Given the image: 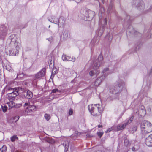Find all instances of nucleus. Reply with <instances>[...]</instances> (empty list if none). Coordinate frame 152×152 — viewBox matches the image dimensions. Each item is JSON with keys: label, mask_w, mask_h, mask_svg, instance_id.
I'll return each instance as SVG.
<instances>
[{"label": "nucleus", "mask_w": 152, "mask_h": 152, "mask_svg": "<svg viewBox=\"0 0 152 152\" xmlns=\"http://www.w3.org/2000/svg\"><path fill=\"white\" fill-rule=\"evenodd\" d=\"M45 71L46 69L44 68H43L41 71L36 74L35 76V79L33 80L32 82V83H36L37 82V80L36 79H40L42 77H44L45 75Z\"/></svg>", "instance_id": "6e6552de"}, {"label": "nucleus", "mask_w": 152, "mask_h": 152, "mask_svg": "<svg viewBox=\"0 0 152 152\" xmlns=\"http://www.w3.org/2000/svg\"><path fill=\"white\" fill-rule=\"evenodd\" d=\"M102 127L103 126L102 125H99L98 126V127L99 128L100 127L102 128Z\"/></svg>", "instance_id": "79ce46f5"}, {"label": "nucleus", "mask_w": 152, "mask_h": 152, "mask_svg": "<svg viewBox=\"0 0 152 152\" xmlns=\"http://www.w3.org/2000/svg\"><path fill=\"white\" fill-rule=\"evenodd\" d=\"M59 91L57 89H55L53 90L52 91V93H55L56 92H58Z\"/></svg>", "instance_id": "e433bc0d"}, {"label": "nucleus", "mask_w": 152, "mask_h": 152, "mask_svg": "<svg viewBox=\"0 0 152 152\" xmlns=\"http://www.w3.org/2000/svg\"><path fill=\"white\" fill-rule=\"evenodd\" d=\"M61 21V19H60L59 20H58V25L59 26H61V25H63V23L62 22L61 23H60V21Z\"/></svg>", "instance_id": "72a5a7b5"}, {"label": "nucleus", "mask_w": 152, "mask_h": 152, "mask_svg": "<svg viewBox=\"0 0 152 152\" xmlns=\"http://www.w3.org/2000/svg\"><path fill=\"white\" fill-rule=\"evenodd\" d=\"M142 152V151H141V152Z\"/></svg>", "instance_id": "3c124183"}, {"label": "nucleus", "mask_w": 152, "mask_h": 152, "mask_svg": "<svg viewBox=\"0 0 152 152\" xmlns=\"http://www.w3.org/2000/svg\"><path fill=\"white\" fill-rule=\"evenodd\" d=\"M68 113L70 115H72L73 113V110L71 108L69 110Z\"/></svg>", "instance_id": "2f4dec72"}, {"label": "nucleus", "mask_w": 152, "mask_h": 152, "mask_svg": "<svg viewBox=\"0 0 152 152\" xmlns=\"http://www.w3.org/2000/svg\"><path fill=\"white\" fill-rule=\"evenodd\" d=\"M63 145L64 147V152H66L69 148V142L68 141H65L63 143Z\"/></svg>", "instance_id": "f3484780"}, {"label": "nucleus", "mask_w": 152, "mask_h": 152, "mask_svg": "<svg viewBox=\"0 0 152 152\" xmlns=\"http://www.w3.org/2000/svg\"><path fill=\"white\" fill-rule=\"evenodd\" d=\"M53 23H56H56H55V22H53Z\"/></svg>", "instance_id": "8fccbe9b"}, {"label": "nucleus", "mask_w": 152, "mask_h": 152, "mask_svg": "<svg viewBox=\"0 0 152 152\" xmlns=\"http://www.w3.org/2000/svg\"><path fill=\"white\" fill-rule=\"evenodd\" d=\"M44 117L45 119L48 121L50 118V115L47 114H45Z\"/></svg>", "instance_id": "a878e982"}, {"label": "nucleus", "mask_w": 152, "mask_h": 152, "mask_svg": "<svg viewBox=\"0 0 152 152\" xmlns=\"http://www.w3.org/2000/svg\"><path fill=\"white\" fill-rule=\"evenodd\" d=\"M3 67L4 69H6L7 70L10 71V69L9 68L8 65V66H5V65H4L3 66Z\"/></svg>", "instance_id": "f704fd0d"}, {"label": "nucleus", "mask_w": 152, "mask_h": 152, "mask_svg": "<svg viewBox=\"0 0 152 152\" xmlns=\"http://www.w3.org/2000/svg\"><path fill=\"white\" fill-rule=\"evenodd\" d=\"M99 19H100V14H99Z\"/></svg>", "instance_id": "09e8293b"}, {"label": "nucleus", "mask_w": 152, "mask_h": 152, "mask_svg": "<svg viewBox=\"0 0 152 152\" xmlns=\"http://www.w3.org/2000/svg\"><path fill=\"white\" fill-rule=\"evenodd\" d=\"M4 26L3 25L0 26V37L5 36L6 34V30L4 29Z\"/></svg>", "instance_id": "f8f14e48"}, {"label": "nucleus", "mask_w": 152, "mask_h": 152, "mask_svg": "<svg viewBox=\"0 0 152 152\" xmlns=\"http://www.w3.org/2000/svg\"><path fill=\"white\" fill-rule=\"evenodd\" d=\"M109 71V69L107 68H104L102 72L103 74L102 76H103V78L104 79L105 77L107 76L109 74L108 72Z\"/></svg>", "instance_id": "dca6fc26"}, {"label": "nucleus", "mask_w": 152, "mask_h": 152, "mask_svg": "<svg viewBox=\"0 0 152 152\" xmlns=\"http://www.w3.org/2000/svg\"><path fill=\"white\" fill-rule=\"evenodd\" d=\"M134 119L133 116H131L129 119H127L126 122L123 124H118L117 127V130H120L123 129L126 126L130 123L133 121Z\"/></svg>", "instance_id": "39448f33"}, {"label": "nucleus", "mask_w": 152, "mask_h": 152, "mask_svg": "<svg viewBox=\"0 0 152 152\" xmlns=\"http://www.w3.org/2000/svg\"><path fill=\"white\" fill-rule=\"evenodd\" d=\"M7 121H9V117L8 116H7Z\"/></svg>", "instance_id": "a19ab883"}, {"label": "nucleus", "mask_w": 152, "mask_h": 152, "mask_svg": "<svg viewBox=\"0 0 152 152\" xmlns=\"http://www.w3.org/2000/svg\"><path fill=\"white\" fill-rule=\"evenodd\" d=\"M18 139V138L16 135H14L11 137V140L12 142H14L16 140Z\"/></svg>", "instance_id": "bb28decb"}, {"label": "nucleus", "mask_w": 152, "mask_h": 152, "mask_svg": "<svg viewBox=\"0 0 152 152\" xmlns=\"http://www.w3.org/2000/svg\"><path fill=\"white\" fill-rule=\"evenodd\" d=\"M88 108L91 114L94 116L100 115L102 111V106L99 104L90 105H88Z\"/></svg>", "instance_id": "f03ea898"}, {"label": "nucleus", "mask_w": 152, "mask_h": 152, "mask_svg": "<svg viewBox=\"0 0 152 152\" xmlns=\"http://www.w3.org/2000/svg\"><path fill=\"white\" fill-rule=\"evenodd\" d=\"M15 44L16 46V49L13 50L11 51L13 56H16L18 54V49L20 45L19 43L16 42H15Z\"/></svg>", "instance_id": "9b49d317"}, {"label": "nucleus", "mask_w": 152, "mask_h": 152, "mask_svg": "<svg viewBox=\"0 0 152 152\" xmlns=\"http://www.w3.org/2000/svg\"><path fill=\"white\" fill-rule=\"evenodd\" d=\"M24 96L25 98L29 99L33 97V95L31 91H28L25 92Z\"/></svg>", "instance_id": "2eb2a0df"}, {"label": "nucleus", "mask_w": 152, "mask_h": 152, "mask_svg": "<svg viewBox=\"0 0 152 152\" xmlns=\"http://www.w3.org/2000/svg\"><path fill=\"white\" fill-rule=\"evenodd\" d=\"M62 59L64 61H75V59L69 57L64 54L62 56Z\"/></svg>", "instance_id": "ddd939ff"}, {"label": "nucleus", "mask_w": 152, "mask_h": 152, "mask_svg": "<svg viewBox=\"0 0 152 152\" xmlns=\"http://www.w3.org/2000/svg\"><path fill=\"white\" fill-rule=\"evenodd\" d=\"M10 90V87L9 86H6L4 88V90L6 91H9Z\"/></svg>", "instance_id": "4c0bfd02"}, {"label": "nucleus", "mask_w": 152, "mask_h": 152, "mask_svg": "<svg viewBox=\"0 0 152 152\" xmlns=\"http://www.w3.org/2000/svg\"><path fill=\"white\" fill-rule=\"evenodd\" d=\"M102 27H101L96 31V33L98 36H101L102 34L104 31V26L105 25H106L107 23V18H105L102 20H101Z\"/></svg>", "instance_id": "423d86ee"}, {"label": "nucleus", "mask_w": 152, "mask_h": 152, "mask_svg": "<svg viewBox=\"0 0 152 152\" xmlns=\"http://www.w3.org/2000/svg\"><path fill=\"white\" fill-rule=\"evenodd\" d=\"M104 79L103 78V76H102L99 78H98L94 82V84L96 86H99L102 80H103Z\"/></svg>", "instance_id": "4468645a"}, {"label": "nucleus", "mask_w": 152, "mask_h": 152, "mask_svg": "<svg viewBox=\"0 0 152 152\" xmlns=\"http://www.w3.org/2000/svg\"><path fill=\"white\" fill-rule=\"evenodd\" d=\"M13 101L11 100V104H10V107H12L14 106L15 108H18L22 106V104H16V105L15 103H14L13 102Z\"/></svg>", "instance_id": "a211bd4d"}, {"label": "nucleus", "mask_w": 152, "mask_h": 152, "mask_svg": "<svg viewBox=\"0 0 152 152\" xmlns=\"http://www.w3.org/2000/svg\"><path fill=\"white\" fill-rule=\"evenodd\" d=\"M141 5L140 6L139 5L138 6V7L140 9H143L144 7V3L143 2H141Z\"/></svg>", "instance_id": "c756f323"}, {"label": "nucleus", "mask_w": 152, "mask_h": 152, "mask_svg": "<svg viewBox=\"0 0 152 152\" xmlns=\"http://www.w3.org/2000/svg\"><path fill=\"white\" fill-rule=\"evenodd\" d=\"M84 13L81 15V17L83 19L85 20H88V12L85 11Z\"/></svg>", "instance_id": "6ab92c4d"}, {"label": "nucleus", "mask_w": 152, "mask_h": 152, "mask_svg": "<svg viewBox=\"0 0 152 152\" xmlns=\"http://www.w3.org/2000/svg\"><path fill=\"white\" fill-rule=\"evenodd\" d=\"M137 127L136 126H134L129 129V132L131 133H133L136 131Z\"/></svg>", "instance_id": "4be33fe9"}, {"label": "nucleus", "mask_w": 152, "mask_h": 152, "mask_svg": "<svg viewBox=\"0 0 152 152\" xmlns=\"http://www.w3.org/2000/svg\"><path fill=\"white\" fill-rule=\"evenodd\" d=\"M1 108L3 112L5 113L7 111L8 107L7 106L4 105L1 106Z\"/></svg>", "instance_id": "5701e85b"}, {"label": "nucleus", "mask_w": 152, "mask_h": 152, "mask_svg": "<svg viewBox=\"0 0 152 152\" xmlns=\"http://www.w3.org/2000/svg\"><path fill=\"white\" fill-rule=\"evenodd\" d=\"M138 113L141 116H143L145 115L146 111L145 110H139Z\"/></svg>", "instance_id": "412c9836"}, {"label": "nucleus", "mask_w": 152, "mask_h": 152, "mask_svg": "<svg viewBox=\"0 0 152 152\" xmlns=\"http://www.w3.org/2000/svg\"><path fill=\"white\" fill-rule=\"evenodd\" d=\"M7 104H8L9 107H10V104L8 102H7Z\"/></svg>", "instance_id": "a18cd8bd"}, {"label": "nucleus", "mask_w": 152, "mask_h": 152, "mask_svg": "<svg viewBox=\"0 0 152 152\" xmlns=\"http://www.w3.org/2000/svg\"><path fill=\"white\" fill-rule=\"evenodd\" d=\"M47 40H48V41H50V42L51 41V40H50L49 38H48L47 39Z\"/></svg>", "instance_id": "c03bdc74"}, {"label": "nucleus", "mask_w": 152, "mask_h": 152, "mask_svg": "<svg viewBox=\"0 0 152 152\" xmlns=\"http://www.w3.org/2000/svg\"><path fill=\"white\" fill-rule=\"evenodd\" d=\"M63 36L64 38L65 39H66L68 37V32L65 31L63 34Z\"/></svg>", "instance_id": "cd10ccee"}, {"label": "nucleus", "mask_w": 152, "mask_h": 152, "mask_svg": "<svg viewBox=\"0 0 152 152\" xmlns=\"http://www.w3.org/2000/svg\"><path fill=\"white\" fill-rule=\"evenodd\" d=\"M87 137H92V136H91V135H90L89 134H87Z\"/></svg>", "instance_id": "37998d69"}, {"label": "nucleus", "mask_w": 152, "mask_h": 152, "mask_svg": "<svg viewBox=\"0 0 152 152\" xmlns=\"http://www.w3.org/2000/svg\"><path fill=\"white\" fill-rule=\"evenodd\" d=\"M124 144L126 146L128 147L130 145V144L129 142L127 140H124Z\"/></svg>", "instance_id": "c85d7f7f"}, {"label": "nucleus", "mask_w": 152, "mask_h": 152, "mask_svg": "<svg viewBox=\"0 0 152 152\" xmlns=\"http://www.w3.org/2000/svg\"><path fill=\"white\" fill-rule=\"evenodd\" d=\"M97 152H102V151L101 150H98V151Z\"/></svg>", "instance_id": "de8ad7c7"}, {"label": "nucleus", "mask_w": 152, "mask_h": 152, "mask_svg": "<svg viewBox=\"0 0 152 152\" xmlns=\"http://www.w3.org/2000/svg\"><path fill=\"white\" fill-rule=\"evenodd\" d=\"M31 111L30 110V109L29 107H28L25 110V113L26 115H28L29 113H31Z\"/></svg>", "instance_id": "393cba45"}, {"label": "nucleus", "mask_w": 152, "mask_h": 152, "mask_svg": "<svg viewBox=\"0 0 152 152\" xmlns=\"http://www.w3.org/2000/svg\"><path fill=\"white\" fill-rule=\"evenodd\" d=\"M19 116H15L12 117L10 119V123L12 122V123L16 122L19 119Z\"/></svg>", "instance_id": "aec40b11"}, {"label": "nucleus", "mask_w": 152, "mask_h": 152, "mask_svg": "<svg viewBox=\"0 0 152 152\" xmlns=\"http://www.w3.org/2000/svg\"><path fill=\"white\" fill-rule=\"evenodd\" d=\"M102 59L103 58L102 56L99 55L98 57V60L96 61L94 64L93 67L94 70H91L89 72V75L91 76H92L95 74L98 75L99 73V71L97 70V69L102 63Z\"/></svg>", "instance_id": "20e7f679"}, {"label": "nucleus", "mask_w": 152, "mask_h": 152, "mask_svg": "<svg viewBox=\"0 0 152 152\" xmlns=\"http://www.w3.org/2000/svg\"><path fill=\"white\" fill-rule=\"evenodd\" d=\"M18 88H10V102L11 100L13 101L15 99V97L18 94ZM11 102H10V104Z\"/></svg>", "instance_id": "0eeeda50"}, {"label": "nucleus", "mask_w": 152, "mask_h": 152, "mask_svg": "<svg viewBox=\"0 0 152 152\" xmlns=\"http://www.w3.org/2000/svg\"><path fill=\"white\" fill-rule=\"evenodd\" d=\"M145 142L146 145L148 146H152V134L150 135L146 138Z\"/></svg>", "instance_id": "9d476101"}, {"label": "nucleus", "mask_w": 152, "mask_h": 152, "mask_svg": "<svg viewBox=\"0 0 152 152\" xmlns=\"http://www.w3.org/2000/svg\"><path fill=\"white\" fill-rule=\"evenodd\" d=\"M17 78H20V77H19V75L18 74H17Z\"/></svg>", "instance_id": "49530a36"}, {"label": "nucleus", "mask_w": 152, "mask_h": 152, "mask_svg": "<svg viewBox=\"0 0 152 152\" xmlns=\"http://www.w3.org/2000/svg\"><path fill=\"white\" fill-rule=\"evenodd\" d=\"M114 129V127L113 126L112 127L109 128L105 132L106 133H108L110 132L111 130H113Z\"/></svg>", "instance_id": "7c9ffc66"}, {"label": "nucleus", "mask_w": 152, "mask_h": 152, "mask_svg": "<svg viewBox=\"0 0 152 152\" xmlns=\"http://www.w3.org/2000/svg\"><path fill=\"white\" fill-rule=\"evenodd\" d=\"M103 132H98L97 133V134H98V136L100 137H101L103 135Z\"/></svg>", "instance_id": "473e14b6"}, {"label": "nucleus", "mask_w": 152, "mask_h": 152, "mask_svg": "<svg viewBox=\"0 0 152 152\" xmlns=\"http://www.w3.org/2000/svg\"><path fill=\"white\" fill-rule=\"evenodd\" d=\"M132 150L133 151H135V147H133L132 148Z\"/></svg>", "instance_id": "ea45409f"}, {"label": "nucleus", "mask_w": 152, "mask_h": 152, "mask_svg": "<svg viewBox=\"0 0 152 152\" xmlns=\"http://www.w3.org/2000/svg\"><path fill=\"white\" fill-rule=\"evenodd\" d=\"M140 128L143 133H148L152 131V124L148 121H143L141 124Z\"/></svg>", "instance_id": "7ed1b4c3"}, {"label": "nucleus", "mask_w": 152, "mask_h": 152, "mask_svg": "<svg viewBox=\"0 0 152 152\" xmlns=\"http://www.w3.org/2000/svg\"><path fill=\"white\" fill-rule=\"evenodd\" d=\"M123 90L126 91L125 84L124 82L120 80L110 89V91L111 93L113 94H118Z\"/></svg>", "instance_id": "f257e3e1"}, {"label": "nucleus", "mask_w": 152, "mask_h": 152, "mask_svg": "<svg viewBox=\"0 0 152 152\" xmlns=\"http://www.w3.org/2000/svg\"><path fill=\"white\" fill-rule=\"evenodd\" d=\"M6 146L5 145H3L2 147L0 149V152H6Z\"/></svg>", "instance_id": "b1692460"}, {"label": "nucleus", "mask_w": 152, "mask_h": 152, "mask_svg": "<svg viewBox=\"0 0 152 152\" xmlns=\"http://www.w3.org/2000/svg\"><path fill=\"white\" fill-rule=\"evenodd\" d=\"M34 101V100L32 99L30 101V102H28L26 103H25L24 106H28L30 109V110L32 111L33 110H34L36 108V106L33 104Z\"/></svg>", "instance_id": "1a4fd4ad"}, {"label": "nucleus", "mask_w": 152, "mask_h": 152, "mask_svg": "<svg viewBox=\"0 0 152 152\" xmlns=\"http://www.w3.org/2000/svg\"><path fill=\"white\" fill-rule=\"evenodd\" d=\"M139 110H145V107L141 105L140 107Z\"/></svg>", "instance_id": "c9c22d12"}, {"label": "nucleus", "mask_w": 152, "mask_h": 152, "mask_svg": "<svg viewBox=\"0 0 152 152\" xmlns=\"http://www.w3.org/2000/svg\"><path fill=\"white\" fill-rule=\"evenodd\" d=\"M112 5H110L108 7V10H109L110 11V10L112 8Z\"/></svg>", "instance_id": "58836bf2"}]
</instances>
